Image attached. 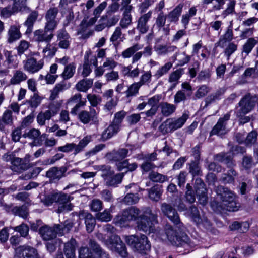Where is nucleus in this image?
Listing matches in <instances>:
<instances>
[{
	"mask_svg": "<svg viewBox=\"0 0 258 258\" xmlns=\"http://www.w3.org/2000/svg\"><path fill=\"white\" fill-rule=\"evenodd\" d=\"M23 64L24 70L30 74H34L43 68L44 61L43 59L37 61L36 58L31 56L24 60Z\"/></svg>",
	"mask_w": 258,
	"mask_h": 258,
	"instance_id": "obj_10",
	"label": "nucleus"
},
{
	"mask_svg": "<svg viewBox=\"0 0 258 258\" xmlns=\"http://www.w3.org/2000/svg\"><path fill=\"white\" fill-rule=\"evenodd\" d=\"M123 176V173L113 174L112 176H110L108 178H106V180H105L106 184L107 186H115L121 183Z\"/></svg>",
	"mask_w": 258,
	"mask_h": 258,
	"instance_id": "obj_44",
	"label": "nucleus"
},
{
	"mask_svg": "<svg viewBox=\"0 0 258 258\" xmlns=\"http://www.w3.org/2000/svg\"><path fill=\"white\" fill-rule=\"evenodd\" d=\"M233 39V33L231 28H227L225 33L219 38V45L221 47H224L227 42H230Z\"/></svg>",
	"mask_w": 258,
	"mask_h": 258,
	"instance_id": "obj_36",
	"label": "nucleus"
},
{
	"mask_svg": "<svg viewBox=\"0 0 258 258\" xmlns=\"http://www.w3.org/2000/svg\"><path fill=\"white\" fill-rule=\"evenodd\" d=\"M121 127L112 122L102 133L101 140L105 141L116 135L120 130Z\"/></svg>",
	"mask_w": 258,
	"mask_h": 258,
	"instance_id": "obj_22",
	"label": "nucleus"
},
{
	"mask_svg": "<svg viewBox=\"0 0 258 258\" xmlns=\"http://www.w3.org/2000/svg\"><path fill=\"white\" fill-rule=\"evenodd\" d=\"M56 45L62 49L67 50L70 48L72 42L70 35L65 28L59 29L56 32Z\"/></svg>",
	"mask_w": 258,
	"mask_h": 258,
	"instance_id": "obj_9",
	"label": "nucleus"
},
{
	"mask_svg": "<svg viewBox=\"0 0 258 258\" xmlns=\"http://www.w3.org/2000/svg\"><path fill=\"white\" fill-rule=\"evenodd\" d=\"M195 189L197 196L199 197L200 203L203 205L206 204L207 197L206 195V188L203 180L199 178L195 180Z\"/></svg>",
	"mask_w": 258,
	"mask_h": 258,
	"instance_id": "obj_18",
	"label": "nucleus"
},
{
	"mask_svg": "<svg viewBox=\"0 0 258 258\" xmlns=\"http://www.w3.org/2000/svg\"><path fill=\"white\" fill-rule=\"evenodd\" d=\"M237 173L233 169L231 168L224 174L221 177V180L225 183H232L235 181V177L237 176Z\"/></svg>",
	"mask_w": 258,
	"mask_h": 258,
	"instance_id": "obj_43",
	"label": "nucleus"
},
{
	"mask_svg": "<svg viewBox=\"0 0 258 258\" xmlns=\"http://www.w3.org/2000/svg\"><path fill=\"white\" fill-rule=\"evenodd\" d=\"M118 64L115 59L111 57H106L103 63V66L107 70H113Z\"/></svg>",
	"mask_w": 258,
	"mask_h": 258,
	"instance_id": "obj_59",
	"label": "nucleus"
},
{
	"mask_svg": "<svg viewBox=\"0 0 258 258\" xmlns=\"http://www.w3.org/2000/svg\"><path fill=\"white\" fill-rule=\"evenodd\" d=\"M93 83L92 79H84L79 81L75 85L76 89L79 92H86L91 88Z\"/></svg>",
	"mask_w": 258,
	"mask_h": 258,
	"instance_id": "obj_33",
	"label": "nucleus"
},
{
	"mask_svg": "<svg viewBox=\"0 0 258 258\" xmlns=\"http://www.w3.org/2000/svg\"><path fill=\"white\" fill-rule=\"evenodd\" d=\"M42 99V97L37 94H34L27 102L31 108L35 109L40 105Z\"/></svg>",
	"mask_w": 258,
	"mask_h": 258,
	"instance_id": "obj_57",
	"label": "nucleus"
},
{
	"mask_svg": "<svg viewBox=\"0 0 258 258\" xmlns=\"http://www.w3.org/2000/svg\"><path fill=\"white\" fill-rule=\"evenodd\" d=\"M167 16L163 12H160L156 19L155 25L159 29L163 27L166 23Z\"/></svg>",
	"mask_w": 258,
	"mask_h": 258,
	"instance_id": "obj_61",
	"label": "nucleus"
},
{
	"mask_svg": "<svg viewBox=\"0 0 258 258\" xmlns=\"http://www.w3.org/2000/svg\"><path fill=\"white\" fill-rule=\"evenodd\" d=\"M28 208L25 205L14 206L13 209H12V213L15 215H17L25 218L28 215Z\"/></svg>",
	"mask_w": 258,
	"mask_h": 258,
	"instance_id": "obj_48",
	"label": "nucleus"
},
{
	"mask_svg": "<svg viewBox=\"0 0 258 258\" xmlns=\"http://www.w3.org/2000/svg\"><path fill=\"white\" fill-rule=\"evenodd\" d=\"M15 258H39L37 250L29 246H21L15 248Z\"/></svg>",
	"mask_w": 258,
	"mask_h": 258,
	"instance_id": "obj_14",
	"label": "nucleus"
},
{
	"mask_svg": "<svg viewBox=\"0 0 258 258\" xmlns=\"http://www.w3.org/2000/svg\"><path fill=\"white\" fill-rule=\"evenodd\" d=\"M84 61L88 63L90 66L93 65L95 67L98 66V60L96 56L92 54L91 50L87 51L85 52Z\"/></svg>",
	"mask_w": 258,
	"mask_h": 258,
	"instance_id": "obj_49",
	"label": "nucleus"
},
{
	"mask_svg": "<svg viewBox=\"0 0 258 258\" xmlns=\"http://www.w3.org/2000/svg\"><path fill=\"white\" fill-rule=\"evenodd\" d=\"M87 101L86 99H82V96L80 93H76L72 96L67 101V106L75 105L71 109V113L73 115H76L80 107L86 105Z\"/></svg>",
	"mask_w": 258,
	"mask_h": 258,
	"instance_id": "obj_13",
	"label": "nucleus"
},
{
	"mask_svg": "<svg viewBox=\"0 0 258 258\" xmlns=\"http://www.w3.org/2000/svg\"><path fill=\"white\" fill-rule=\"evenodd\" d=\"M15 13L16 12L10 5L0 9V15L3 18H8Z\"/></svg>",
	"mask_w": 258,
	"mask_h": 258,
	"instance_id": "obj_63",
	"label": "nucleus"
},
{
	"mask_svg": "<svg viewBox=\"0 0 258 258\" xmlns=\"http://www.w3.org/2000/svg\"><path fill=\"white\" fill-rule=\"evenodd\" d=\"M20 25H12L8 31V42L12 43L21 37V33L20 31Z\"/></svg>",
	"mask_w": 258,
	"mask_h": 258,
	"instance_id": "obj_26",
	"label": "nucleus"
},
{
	"mask_svg": "<svg viewBox=\"0 0 258 258\" xmlns=\"http://www.w3.org/2000/svg\"><path fill=\"white\" fill-rule=\"evenodd\" d=\"M177 49V47L173 45L163 44H158L154 47L155 51L160 55H165L168 53L173 52Z\"/></svg>",
	"mask_w": 258,
	"mask_h": 258,
	"instance_id": "obj_34",
	"label": "nucleus"
},
{
	"mask_svg": "<svg viewBox=\"0 0 258 258\" xmlns=\"http://www.w3.org/2000/svg\"><path fill=\"white\" fill-rule=\"evenodd\" d=\"M5 63L9 69L17 68L19 64L18 61L17 60L16 56L12 55L9 52H8Z\"/></svg>",
	"mask_w": 258,
	"mask_h": 258,
	"instance_id": "obj_56",
	"label": "nucleus"
},
{
	"mask_svg": "<svg viewBox=\"0 0 258 258\" xmlns=\"http://www.w3.org/2000/svg\"><path fill=\"white\" fill-rule=\"evenodd\" d=\"M232 156L231 153H221L215 156V160L219 162H224L228 166L233 165L232 161Z\"/></svg>",
	"mask_w": 258,
	"mask_h": 258,
	"instance_id": "obj_40",
	"label": "nucleus"
},
{
	"mask_svg": "<svg viewBox=\"0 0 258 258\" xmlns=\"http://www.w3.org/2000/svg\"><path fill=\"white\" fill-rule=\"evenodd\" d=\"M141 49L140 44L136 43L124 49L121 54L124 59L132 57V63L134 64L142 58V53L138 52Z\"/></svg>",
	"mask_w": 258,
	"mask_h": 258,
	"instance_id": "obj_12",
	"label": "nucleus"
},
{
	"mask_svg": "<svg viewBox=\"0 0 258 258\" xmlns=\"http://www.w3.org/2000/svg\"><path fill=\"white\" fill-rule=\"evenodd\" d=\"M126 115V112L124 110L118 111L114 114L112 122L121 127V123Z\"/></svg>",
	"mask_w": 258,
	"mask_h": 258,
	"instance_id": "obj_60",
	"label": "nucleus"
},
{
	"mask_svg": "<svg viewBox=\"0 0 258 258\" xmlns=\"http://www.w3.org/2000/svg\"><path fill=\"white\" fill-rule=\"evenodd\" d=\"M162 191L159 185H155L148 189V195L150 199L155 201H158L162 195Z\"/></svg>",
	"mask_w": 258,
	"mask_h": 258,
	"instance_id": "obj_42",
	"label": "nucleus"
},
{
	"mask_svg": "<svg viewBox=\"0 0 258 258\" xmlns=\"http://www.w3.org/2000/svg\"><path fill=\"white\" fill-rule=\"evenodd\" d=\"M141 87L137 82L127 86L126 90L124 92L125 98L129 101L133 98L137 96L139 94V90Z\"/></svg>",
	"mask_w": 258,
	"mask_h": 258,
	"instance_id": "obj_27",
	"label": "nucleus"
},
{
	"mask_svg": "<svg viewBox=\"0 0 258 258\" xmlns=\"http://www.w3.org/2000/svg\"><path fill=\"white\" fill-rule=\"evenodd\" d=\"M98 114L99 110L89 107V111L82 110L78 112L76 115L78 120L83 124H93L98 125L99 124Z\"/></svg>",
	"mask_w": 258,
	"mask_h": 258,
	"instance_id": "obj_5",
	"label": "nucleus"
},
{
	"mask_svg": "<svg viewBox=\"0 0 258 258\" xmlns=\"http://www.w3.org/2000/svg\"><path fill=\"white\" fill-rule=\"evenodd\" d=\"M55 30V29L44 25V29H39L34 32V39L38 43H49L54 37L53 31Z\"/></svg>",
	"mask_w": 258,
	"mask_h": 258,
	"instance_id": "obj_8",
	"label": "nucleus"
},
{
	"mask_svg": "<svg viewBox=\"0 0 258 258\" xmlns=\"http://www.w3.org/2000/svg\"><path fill=\"white\" fill-rule=\"evenodd\" d=\"M38 15L39 14L37 11H32L28 15L24 24L27 27L26 34H30L32 32L33 25L36 21Z\"/></svg>",
	"mask_w": 258,
	"mask_h": 258,
	"instance_id": "obj_29",
	"label": "nucleus"
},
{
	"mask_svg": "<svg viewBox=\"0 0 258 258\" xmlns=\"http://www.w3.org/2000/svg\"><path fill=\"white\" fill-rule=\"evenodd\" d=\"M11 78L9 83L10 85H20L22 82L25 81L28 76L21 69H15L12 72Z\"/></svg>",
	"mask_w": 258,
	"mask_h": 258,
	"instance_id": "obj_19",
	"label": "nucleus"
},
{
	"mask_svg": "<svg viewBox=\"0 0 258 258\" xmlns=\"http://www.w3.org/2000/svg\"><path fill=\"white\" fill-rule=\"evenodd\" d=\"M104 77L107 82H115L119 79V72L114 71V70H111V71L106 73Z\"/></svg>",
	"mask_w": 258,
	"mask_h": 258,
	"instance_id": "obj_64",
	"label": "nucleus"
},
{
	"mask_svg": "<svg viewBox=\"0 0 258 258\" xmlns=\"http://www.w3.org/2000/svg\"><path fill=\"white\" fill-rule=\"evenodd\" d=\"M71 87V84L67 83L64 80L58 83H57L53 89L51 91V94L49 99L53 101L58 97V94L68 89Z\"/></svg>",
	"mask_w": 258,
	"mask_h": 258,
	"instance_id": "obj_23",
	"label": "nucleus"
},
{
	"mask_svg": "<svg viewBox=\"0 0 258 258\" xmlns=\"http://www.w3.org/2000/svg\"><path fill=\"white\" fill-rule=\"evenodd\" d=\"M217 193L222 200L220 207L223 211H236L238 210L235 196L231 191L226 187L220 186L217 189Z\"/></svg>",
	"mask_w": 258,
	"mask_h": 258,
	"instance_id": "obj_3",
	"label": "nucleus"
},
{
	"mask_svg": "<svg viewBox=\"0 0 258 258\" xmlns=\"http://www.w3.org/2000/svg\"><path fill=\"white\" fill-rule=\"evenodd\" d=\"M128 153V150L127 149L121 148L107 153L106 157L110 161L118 162L124 159L127 156Z\"/></svg>",
	"mask_w": 258,
	"mask_h": 258,
	"instance_id": "obj_21",
	"label": "nucleus"
},
{
	"mask_svg": "<svg viewBox=\"0 0 258 258\" xmlns=\"http://www.w3.org/2000/svg\"><path fill=\"white\" fill-rule=\"evenodd\" d=\"M76 241L71 239L64 244V252L67 258H75V247Z\"/></svg>",
	"mask_w": 258,
	"mask_h": 258,
	"instance_id": "obj_32",
	"label": "nucleus"
},
{
	"mask_svg": "<svg viewBox=\"0 0 258 258\" xmlns=\"http://www.w3.org/2000/svg\"><path fill=\"white\" fill-rule=\"evenodd\" d=\"M172 63L170 62H167L164 66L160 68L154 75V77L156 79H158L164 75L166 74L168 72L170 69L172 67Z\"/></svg>",
	"mask_w": 258,
	"mask_h": 258,
	"instance_id": "obj_50",
	"label": "nucleus"
},
{
	"mask_svg": "<svg viewBox=\"0 0 258 258\" xmlns=\"http://www.w3.org/2000/svg\"><path fill=\"white\" fill-rule=\"evenodd\" d=\"M58 51V47L55 43L50 42L46 43V46L43 48L42 53L43 54V59L52 58Z\"/></svg>",
	"mask_w": 258,
	"mask_h": 258,
	"instance_id": "obj_25",
	"label": "nucleus"
},
{
	"mask_svg": "<svg viewBox=\"0 0 258 258\" xmlns=\"http://www.w3.org/2000/svg\"><path fill=\"white\" fill-rule=\"evenodd\" d=\"M188 229L191 237L195 241H191L187 235L181 229V227H167L164 230H160L156 234L162 240H168L172 245L178 247H183L185 251L184 253H188L192 251V248L197 245V242L199 241L203 232H200L199 227H189Z\"/></svg>",
	"mask_w": 258,
	"mask_h": 258,
	"instance_id": "obj_1",
	"label": "nucleus"
},
{
	"mask_svg": "<svg viewBox=\"0 0 258 258\" xmlns=\"http://www.w3.org/2000/svg\"><path fill=\"white\" fill-rule=\"evenodd\" d=\"M188 118V115L186 113H183L182 115L179 118H169V119L174 131L181 128Z\"/></svg>",
	"mask_w": 258,
	"mask_h": 258,
	"instance_id": "obj_31",
	"label": "nucleus"
},
{
	"mask_svg": "<svg viewBox=\"0 0 258 258\" xmlns=\"http://www.w3.org/2000/svg\"><path fill=\"white\" fill-rule=\"evenodd\" d=\"M210 91V88L206 85L199 86L195 92V96L196 98L200 99L205 97Z\"/></svg>",
	"mask_w": 258,
	"mask_h": 258,
	"instance_id": "obj_58",
	"label": "nucleus"
},
{
	"mask_svg": "<svg viewBox=\"0 0 258 258\" xmlns=\"http://www.w3.org/2000/svg\"><path fill=\"white\" fill-rule=\"evenodd\" d=\"M65 172L64 169L54 167L47 171L46 176L51 180H59L64 176Z\"/></svg>",
	"mask_w": 258,
	"mask_h": 258,
	"instance_id": "obj_30",
	"label": "nucleus"
},
{
	"mask_svg": "<svg viewBox=\"0 0 258 258\" xmlns=\"http://www.w3.org/2000/svg\"><path fill=\"white\" fill-rule=\"evenodd\" d=\"M70 196L67 194H60L57 203L58 207L57 212L58 213L68 212L72 210L73 205L70 202L71 200Z\"/></svg>",
	"mask_w": 258,
	"mask_h": 258,
	"instance_id": "obj_17",
	"label": "nucleus"
},
{
	"mask_svg": "<svg viewBox=\"0 0 258 258\" xmlns=\"http://www.w3.org/2000/svg\"><path fill=\"white\" fill-rule=\"evenodd\" d=\"M79 218L84 219L86 226H95L96 219L92 215L87 211H81L79 213Z\"/></svg>",
	"mask_w": 258,
	"mask_h": 258,
	"instance_id": "obj_38",
	"label": "nucleus"
},
{
	"mask_svg": "<svg viewBox=\"0 0 258 258\" xmlns=\"http://www.w3.org/2000/svg\"><path fill=\"white\" fill-rule=\"evenodd\" d=\"M152 14V12L149 11L148 13L141 16L139 18L137 29L140 33L145 34L148 31L149 26L148 25V22L151 18Z\"/></svg>",
	"mask_w": 258,
	"mask_h": 258,
	"instance_id": "obj_20",
	"label": "nucleus"
},
{
	"mask_svg": "<svg viewBox=\"0 0 258 258\" xmlns=\"http://www.w3.org/2000/svg\"><path fill=\"white\" fill-rule=\"evenodd\" d=\"M256 43L257 41L254 38H249L243 46L242 52L248 55Z\"/></svg>",
	"mask_w": 258,
	"mask_h": 258,
	"instance_id": "obj_53",
	"label": "nucleus"
},
{
	"mask_svg": "<svg viewBox=\"0 0 258 258\" xmlns=\"http://www.w3.org/2000/svg\"><path fill=\"white\" fill-rule=\"evenodd\" d=\"M230 116V114L227 113L223 117L219 118L216 124L211 131L210 136L217 135L222 136L225 135L227 133L225 127L226 121L229 119Z\"/></svg>",
	"mask_w": 258,
	"mask_h": 258,
	"instance_id": "obj_16",
	"label": "nucleus"
},
{
	"mask_svg": "<svg viewBox=\"0 0 258 258\" xmlns=\"http://www.w3.org/2000/svg\"><path fill=\"white\" fill-rule=\"evenodd\" d=\"M59 227H40L39 229V234L45 240H49L56 236V230Z\"/></svg>",
	"mask_w": 258,
	"mask_h": 258,
	"instance_id": "obj_24",
	"label": "nucleus"
},
{
	"mask_svg": "<svg viewBox=\"0 0 258 258\" xmlns=\"http://www.w3.org/2000/svg\"><path fill=\"white\" fill-rule=\"evenodd\" d=\"M105 243L108 248L118 253L122 258L127 257L128 253L126 246L117 235H111Z\"/></svg>",
	"mask_w": 258,
	"mask_h": 258,
	"instance_id": "obj_6",
	"label": "nucleus"
},
{
	"mask_svg": "<svg viewBox=\"0 0 258 258\" xmlns=\"http://www.w3.org/2000/svg\"><path fill=\"white\" fill-rule=\"evenodd\" d=\"M139 200L138 194H128L123 199V202L126 205H133L137 203Z\"/></svg>",
	"mask_w": 258,
	"mask_h": 258,
	"instance_id": "obj_62",
	"label": "nucleus"
},
{
	"mask_svg": "<svg viewBox=\"0 0 258 258\" xmlns=\"http://www.w3.org/2000/svg\"><path fill=\"white\" fill-rule=\"evenodd\" d=\"M182 9V6L178 5L168 14V18L170 22L176 23L178 21Z\"/></svg>",
	"mask_w": 258,
	"mask_h": 258,
	"instance_id": "obj_45",
	"label": "nucleus"
},
{
	"mask_svg": "<svg viewBox=\"0 0 258 258\" xmlns=\"http://www.w3.org/2000/svg\"><path fill=\"white\" fill-rule=\"evenodd\" d=\"M61 106V103L59 101H52L48 106V110L45 111L52 117L58 113Z\"/></svg>",
	"mask_w": 258,
	"mask_h": 258,
	"instance_id": "obj_41",
	"label": "nucleus"
},
{
	"mask_svg": "<svg viewBox=\"0 0 258 258\" xmlns=\"http://www.w3.org/2000/svg\"><path fill=\"white\" fill-rule=\"evenodd\" d=\"M239 108L236 111L237 116H242L251 112L256 105V98L250 93L246 94L238 103Z\"/></svg>",
	"mask_w": 258,
	"mask_h": 258,
	"instance_id": "obj_4",
	"label": "nucleus"
},
{
	"mask_svg": "<svg viewBox=\"0 0 258 258\" xmlns=\"http://www.w3.org/2000/svg\"><path fill=\"white\" fill-rule=\"evenodd\" d=\"M148 178L151 181L154 182H158L160 183L167 181L169 179V178L167 176L154 171L150 172Z\"/></svg>",
	"mask_w": 258,
	"mask_h": 258,
	"instance_id": "obj_39",
	"label": "nucleus"
},
{
	"mask_svg": "<svg viewBox=\"0 0 258 258\" xmlns=\"http://www.w3.org/2000/svg\"><path fill=\"white\" fill-rule=\"evenodd\" d=\"M161 209L163 213L166 215L174 224L178 225L180 223L177 213L170 205L164 203L161 205Z\"/></svg>",
	"mask_w": 258,
	"mask_h": 258,
	"instance_id": "obj_15",
	"label": "nucleus"
},
{
	"mask_svg": "<svg viewBox=\"0 0 258 258\" xmlns=\"http://www.w3.org/2000/svg\"><path fill=\"white\" fill-rule=\"evenodd\" d=\"M58 13L59 10L57 7H50L45 14V22L44 25L56 29L59 23V20L57 17Z\"/></svg>",
	"mask_w": 258,
	"mask_h": 258,
	"instance_id": "obj_11",
	"label": "nucleus"
},
{
	"mask_svg": "<svg viewBox=\"0 0 258 258\" xmlns=\"http://www.w3.org/2000/svg\"><path fill=\"white\" fill-rule=\"evenodd\" d=\"M89 245L93 252L99 258H109L108 254L103 251L100 246L94 240H90Z\"/></svg>",
	"mask_w": 258,
	"mask_h": 258,
	"instance_id": "obj_37",
	"label": "nucleus"
},
{
	"mask_svg": "<svg viewBox=\"0 0 258 258\" xmlns=\"http://www.w3.org/2000/svg\"><path fill=\"white\" fill-rule=\"evenodd\" d=\"M11 164V169L14 171L20 172L22 170L26 169L23 164L22 158L14 157Z\"/></svg>",
	"mask_w": 258,
	"mask_h": 258,
	"instance_id": "obj_46",
	"label": "nucleus"
},
{
	"mask_svg": "<svg viewBox=\"0 0 258 258\" xmlns=\"http://www.w3.org/2000/svg\"><path fill=\"white\" fill-rule=\"evenodd\" d=\"M140 211L136 207H131L124 210L121 214H118L113 219L115 224H122L125 222L135 220L139 216Z\"/></svg>",
	"mask_w": 258,
	"mask_h": 258,
	"instance_id": "obj_7",
	"label": "nucleus"
},
{
	"mask_svg": "<svg viewBox=\"0 0 258 258\" xmlns=\"http://www.w3.org/2000/svg\"><path fill=\"white\" fill-rule=\"evenodd\" d=\"M161 113L164 117H168L172 115L176 111L177 106L167 102H163L159 105Z\"/></svg>",
	"mask_w": 258,
	"mask_h": 258,
	"instance_id": "obj_28",
	"label": "nucleus"
},
{
	"mask_svg": "<svg viewBox=\"0 0 258 258\" xmlns=\"http://www.w3.org/2000/svg\"><path fill=\"white\" fill-rule=\"evenodd\" d=\"M152 78V74L151 71H145L141 76L139 82L137 83L142 87V86L148 84L151 82Z\"/></svg>",
	"mask_w": 258,
	"mask_h": 258,
	"instance_id": "obj_55",
	"label": "nucleus"
},
{
	"mask_svg": "<svg viewBox=\"0 0 258 258\" xmlns=\"http://www.w3.org/2000/svg\"><path fill=\"white\" fill-rule=\"evenodd\" d=\"M159 130L163 135L174 132L169 118H167L160 124Z\"/></svg>",
	"mask_w": 258,
	"mask_h": 258,
	"instance_id": "obj_51",
	"label": "nucleus"
},
{
	"mask_svg": "<svg viewBox=\"0 0 258 258\" xmlns=\"http://www.w3.org/2000/svg\"><path fill=\"white\" fill-rule=\"evenodd\" d=\"M189 166V172L194 176H201L202 175V171L199 165V162L192 161L188 164Z\"/></svg>",
	"mask_w": 258,
	"mask_h": 258,
	"instance_id": "obj_52",
	"label": "nucleus"
},
{
	"mask_svg": "<svg viewBox=\"0 0 258 258\" xmlns=\"http://www.w3.org/2000/svg\"><path fill=\"white\" fill-rule=\"evenodd\" d=\"M126 243L133 249L141 254H147L150 250L151 246L145 235H132L125 237Z\"/></svg>",
	"mask_w": 258,
	"mask_h": 258,
	"instance_id": "obj_2",
	"label": "nucleus"
},
{
	"mask_svg": "<svg viewBox=\"0 0 258 258\" xmlns=\"http://www.w3.org/2000/svg\"><path fill=\"white\" fill-rule=\"evenodd\" d=\"M13 9L16 13L28 10L27 6V0H12Z\"/></svg>",
	"mask_w": 258,
	"mask_h": 258,
	"instance_id": "obj_47",
	"label": "nucleus"
},
{
	"mask_svg": "<svg viewBox=\"0 0 258 258\" xmlns=\"http://www.w3.org/2000/svg\"><path fill=\"white\" fill-rule=\"evenodd\" d=\"M124 39V36L122 33L121 28L120 27H117L110 38V41L113 43L116 42L118 40L122 42Z\"/></svg>",
	"mask_w": 258,
	"mask_h": 258,
	"instance_id": "obj_54",
	"label": "nucleus"
},
{
	"mask_svg": "<svg viewBox=\"0 0 258 258\" xmlns=\"http://www.w3.org/2000/svg\"><path fill=\"white\" fill-rule=\"evenodd\" d=\"M76 64L74 62L70 63L67 66L64 67L61 77L64 80L70 79L74 75L76 72Z\"/></svg>",
	"mask_w": 258,
	"mask_h": 258,
	"instance_id": "obj_35",
	"label": "nucleus"
}]
</instances>
